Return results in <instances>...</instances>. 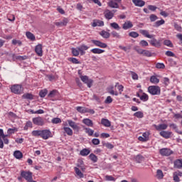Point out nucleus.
I'll use <instances>...</instances> for the list:
<instances>
[{
    "label": "nucleus",
    "instance_id": "nucleus-21",
    "mask_svg": "<svg viewBox=\"0 0 182 182\" xmlns=\"http://www.w3.org/2000/svg\"><path fill=\"white\" fill-rule=\"evenodd\" d=\"M36 53L38 56H42L43 52H42V44H38L36 46L35 48Z\"/></svg>",
    "mask_w": 182,
    "mask_h": 182
},
{
    "label": "nucleus",
    "instance_id": "nucleus-63",
    "mask_svg": "<svg viewBox=\"0 0 182 182\" xmlns=\"http://www.w3.org/2000/svg\"><path fill=\"white\" fill-rule=\"evenodd\" d=\"M77 49L78 50V52L80 53L81 55H85V53H86V52H85V50H83V48H82V46L80 47H77Z\"/></svg>",
    "mask_w": 182,
    "mask_h": 182
},
{
    "label": "nucleus",
    "instance_id": "nucleus-10",
    "mask_svg": "<svg viewBox=\"0 0 182 182\" xmlns=\"http://www.w3.org/2000/svg\"><path fill=\"white\" fill-rule=\"evenodd\" d=\"M139 33L143 35V36H145V38H148L149 39H153V38H154V35H150L149 33V31L147 30L141 29L139 30Z\"/></svg>",
    "mask_w": 182,
    "mask_h": 182
},
{
    "label": "nucleus",
    "instance_id": "nucleus-7",
    "mask_svg": "<svg viewBox=\"0 0 182 182\" xmlns=\"http://www.w3.org/2000/svg\"><path fill=\"white\" fill-rule=\"evenodd\" d=\"M150 45L154 46V48H161V41L156 39L154 37L149 41Z\"/></svg>",
    "mask_w": 182,
    "mask_h": 182
},
{
    "label": "nucleus",
    "instance_id": "nucleus-16",
    "mask_svg": "<svg viewBox=\"0 0 182 182\" xmlns=\"http://www.w3.org/2000/svg\"><path fill=\"white\" fill-rule=\"evenodd\" d=\"M132 28H133V23L130 21H125L122 25V29H124V31H127V29H130Z\"/></svg>",
    "mask_w": 182,
    "mask_h": 182
},
{
    "label": "nucleus",
    "instance_id": "nucleus-48",
    "mask_svg": "<svg viewBox=\"0 0 182 182\" xmlns=\"http://www.w3.org/2000/svg\"><path fill=\"white\" fill-rule=\"evenodd\" d=\"M85 133L90 136H93V133H95V131L93 129H91L90 128H85Z\"/></svg>",
    "mask_w": 182,
    "mask_h": 182
},
{
    "label": "nucleus",
    "instance_id": "nucleus-40",
    "mask_svg": "<svg viewBox=\"0 0 182 182\" xmlns=\"http://www.w3.org/2000/svg\"><path fill=\"white\" fill-rule=\"evenodd\" d=\"M111 35L113 38H116L117 39H122V36L117 31H112Z\"/></svg>",
    "mask_w": 182,
    "mask_h": 182
},
{
    "label": "nucleus",
    "instance_id": "nucleus-13",
    "mask_svg": "<svg viewBox=\"0 0 182 182\" xmlns=\"http://www.w3.org/2000/svg\"><path fill=\"white\" fill-rule=\"evenodd\" d=\"M132 3L135 6H139V8H143L146 5V1L143 0H132Z\"/></svg>",
    "mask_w": 182,
    "mask_h": 182
},
{
    "label": "nucleus",
    "instance_id": "nucleus-61",
    "mask_svg": "<svg viewBox=\"0 0 182 182\" xmlns=\"http://www.w3.org/2000/svg\"><path fill=\"white\" fill-rule=\"evenodd\" d=\"M92 143L95 146H97V145L100 144V140H99V139H92Z\"/></svg>",
    "mask_w": 182,
    "mask_h": 182
},
{
    "label": "nucleus",
    "instance_id": "nucleus-31",
    "mask_svg": "<svg viewBox=\"0 0 182 182\" xmlns=\"http://www.w3.org/2000/svg\"><path fill=\"white\" fill-rule=\"evenodd\" d=\"M164 177V174L163 173V171H161V169H158L156 171V178L159 180H162V178Z\"/></svg>",
    "mask_w": 182,
    "mask_h": 182
},
{
    "label": "nucleus",
    "instance_id": "nucleus-29",
    "mask_svg": "<svg viewBox=\"0 0 182 182\" xmlns=\"http://www.w3.org/2000/svg\"><path fill=\"white\" fill-rule=\"evenodd\" d=\"M80 156H89V154H90V150L87 149H83L80 151Z\"/></svg>",
    "mask_w": 182,
    "mask_h": 182
},
{
    "label": "nucleus",
    "instance_id": "nucleus-64",
    "mask_svg": "<svg viewBox=\"0 0 182 182\" xmlns=\"http://www.w3.org/2000/svg\"><path fill=\"white\" fill-rule=\"evenodd\" d=\"M148 9H149V11H156V9H157V6H154V5H149L148 6Z\"/></svg>",
    "mask_w": 182,
    "mask_h": 182
},
{
    "label": "nucleus",
    "instance_id": "nucleus-53",
    "mask_svg": "<svg viewBox=\"0 0 182 182\" xmlns=\"http://www.w3.org/2000/svg\"><path fill=\"white\" fill-rule=\"evenodd\" d=\"M139 45L140 46H142V48H144L146 46H149V43L145 40H142L139 42Z\"/></svg>",
    "mask_w": 182,
    "mask_h": 182
},
{
    "label": "nucleus",
    "instance_id": "nucleus-49",
    "mask_svg": "<svg viewBox=\"0 0 182 182\" xmlns=\"http://www.w3.org/2000/svg\"><path fill=\"white\" fill-rule=\"evenodd\" d=\"M68 60H70V62H72V63H74L75 65H78L79 63H80V62H79L77 58H70Z\"/></svg>",
    "mask_w": 182,
    "mask_h": 182
},
{
    "label": "nucleus",
    "instance_id": "nucleus-3",
    "mask_svg": "<svg viewBox=\"0 0 182 182\" xmlns=\"http://www.w3.org/2000/svg\"><path fill=\"white\" fill-rule=\"evenodd\" d=\"M80 77L82 82L87 85V87H92V85L93 84V80L89 79V77H87V75H80Z\"/></svg>",
    "mask_w": 182,
    "mask_h": 182
},
{
    "label": "nucleus",
    "instance_id": "nucleus-26",
    "mask_svg": "<svg viewBox=\"0 0 182 182\" xmlns=\"http://www.w3.org/2000/svg\"><path fill=\"white\" fill-rule=\"evenodd\" d=\"M179 177H181V173H180V172H174L173 173V181L175 182H180Z\"/></svg>",
    "mask_w": 182,
    "mask_h": 182
},
{
    "label": "nucleus",
    "instance_id": "nucleus-51",
    "mask_svg": "<svg viewBox=\"0 0 182 182\" xmlns=\"http://www.w3.org/2000/svg\"><path fill=\"white\" fill-rule=\"evenodd\" d=\"M156 69H164L166 68V65L163 63H158L156 64Z\"/></svg>",
    "mask_w": 182,
    "mask_h": 182
},
{
    "label": "nucleus",
    "instance_id": "nucleus-55",
    "mask_svg": "<svg viewBox=\"0 0 182 182\" xmlns=\"http://www.w3.org/2000/svg\"><path fill=\"white\" fill-rule=\"evenodd\" d=\"M73 56H79V50L77 48H72Z\"/></svg>",
    "mask_w": 182,
    "mask_h": 182
},
{
    "label": "nucleus",
    "instance_id": "nucleus-32",
    "mask_svg": "<svg viewBox=\"0 0 182 182\" xmlns=\"http://www.w3.org/2000/svg\"><path fill=\"white\" fill-rule=\"evenodd\" d=\"M31 134L34 137H41L42 130H34L31 132Z\"/></svg>",
    "mask_w": 182,
    "mask_h": 182
},
{
    "label": "nucleus",
    "instance_id": "nucleus-44",
    "mask_svg": "<svg viewBox=\"0 0 182 182\" xmlns=\"http://www.w3.org/2000/svg\"><path fill=\"white\" fill-rule=\"evenodd\" d=\"M48 95V90H42L39 92L40 97H45Z\"/></svg>",
    "mask_w": 182,
    "mask_h": 182
},
{
    "label": "nucleus",
    "instance_id": "nucleus-20",
    "mask_svg": "<svg viewBox=\"0 0 182 182\" xmlns=\"http://www.w3.org/2000/svg\"><path fill=\"white\" fill-rule=\"evenodd\" d=\"M101 124H102V126H105V127H110V126H112L110 121L105 118H102L101 119Z\"/></svg>",
    "mask_w": 182,
    "mask_h": 182
},
{
    "label": "nucleus",
    "instance_id": "nucleus-34",
    "mask_svg": "<svg viewBox=\"0 0 182 182\" xmlns=\"http://www.w3.org/2000/svg\"><path fill=\"white\" fill-rule=\"evenodd\" d=\"M74 170L75 171V174H77V176H78L80 178H83V173H82V171H80V169H79V168L75 167Z\"/></svg>",
    "mask_w": 182,
    "mask_h": 182
},
{
    "label": "nucleus",
    "instance_id": "nucleus-42",
    "mask_svg": "<svg viewBox=\"0 0 182 182\" xmlns=\"http://www.w3.org/2000/svg\"><path fill=\"white\" fill-rule=\"evenodd\" d=\"M140 100H142V102H147V100H149V95L144 92L140 97Z\"/></svg>",
    "mask_w": 182,
    "mask_h": 182
},
{
    "label": "nucleus",
    "instance_id": "nucleus-30",
    "mask_svg": "<svg viewBox=\"0 0 182 182\" xmlns=\"http://www.w3.org/2000/svg\"><path fill=\"white\" fill-rule=\"evenodd\" d=\"M76 110L79 113H82V114L87 113V108L84 107H77Z\"/></svg>",
    "mask_w": 182,
    "mask_h": 182
},
{
    "label": "nucleus",
    "instance_id": "nucleus-46",
    "mask_svg": "<svg viewBox=\"0 0 182 182\" xmlns=\"http://www.w3.org/2000/svg\"><path fill=\"white\" fill-rule=\"evenodd\" d=\"M115 87H117L119 95H122V92H123L124 87L122 85H119V82H117L115 85Z\"/></svg>",
    "mask_w": 182,
    "mask_h": 182
},
{
    "label": "nucleus",
    "instance_id": "nucleus-37",
    "mask_svg": "<svg viewBox=\"0 0 182 182\" xmlns=\"http://www.w3.org/2000/svg\"><path fill=\"white\" fill-rule=\"evenodd\" d=\"M110 26L113 28V29H116V31H120V26L116 22L111 23Z\"/></svg>",
    "mask_w": 182,
    "mask_h": 182
},
{
    "label": "nucleus",
    "instance_id": "nucleus-60",
    "mask_svg": "<svg viewBox=\"0 0 182 182\" xmlns=\"http://www.w3.org/2000/svg\"><path fill=\"white\" fill-rule=\"evenodd\" d=\"M165 55H166V56H169V57H172L174 58L176 56V54H174V53H173L172 51L168 50L165 53Z\"/></svg>",
    "mask_w": 182,
    "mask_h": 182
},
{
    "label": "nucleus",
    "instance_id": "nucleus-39",
    "mask_svg": "<svg viewBox=\"0 0 182 182\" xmlns=\"http://www.w3.org/2000/svg\"><path fill=\"white\" fill-rule=\"evenodd\" d=\"M64 132L67 133L68 136H72L73 134V131L70 127H64Z\"/></svg>",
    "mask_w": 182,
    "mask_h": 182
},
{
    "label": "nucleus",
    "instance_id": "nucleus-6",
    "mask_svg": "<svg viewBox=\"0 0 182 182\" xmlns=\"http://www.w3.org/2000/svg\"><path fill=\"white\" fill-rule=\"evenodd\" d=\"M11 90L12 93H15V95H21V93H22V86L14 85L11 87Z\"/></svg>",
    "mask_w": 182,
    "mask_h": 182
},
{
    "label": "nucleus",
    "instance_id": "nucleus-28",
    "mask_svg": "<svg viewBox=\"0 0 182 182\" xmlns=\"http://www.w3.org/2000/svg\"><path fill=\"white\" fill-rule=\"evenodd\" d=\"M108 6H109V8L117 9L119 8V4L114 2L113 0H111L108 2Z\"/></svg>",
    "mask_w": 182,
    "mask_h": 182
},
{
    "label": "nucleus",
    "instance_id": "nucleus-57",
    "mask_svg": "<svg viewBox=\"0 0 182 182\" xmlns=\"http://www.w3.org/2000/svg\"><path fill=\"white\" fill-rule=\"evenodd\" d=\"M12 43L14 45H18V46H22V42L19 40H16V39H14L12 40Z\"/></svg>",
    "mask_w": 182,
    "mask_h": 182
},
{
    "label": "nucleus",
    "instance_id": "nucleus-36",
    "mask_svg": "<svg viewBox=\"0 0 182 182\" xmlns=\"http://www.w3.org/2000/svg\"><path fill=\"white\" fill-rule=\"evenodd\" d=\"M22 97H23V99H28V100H33V95L31 93L24 94V95H23Z\"/></svg>",
    "mask_w": 182,
    "mask_h": 182
},
{
    "label": "nucleus",
    "instance_id": "nucleus-25",
    "mask_svg": "<svg viewBox=\"0 0 182 182\" xmlns=\"http://www.w3.org/2000/svg\"><path fill=\"white\" fill-rule=\"evenodd\" d=\"M175 168H182V159H176L174 161Z\"/></svg>",
    "mask_w": 182,
    "mask_h": 182
},
{
    "label": "nucleus",
    "instance_id": "nucleus-18",
    "mask_svg": "<svg viewBox=\"0 0 182 182\" xmlns=\"http://www.w3.org/2000/svg\"><path fill=\"white\" fill-rule=\"evenodd\" d=\"M68 23H69V20L68 18H64L61 21L55 22V25L56 26H66V25H68Z\"/></svg>",
    "mask_w": 182,
    "mask_h": 182
},
{
    "label": "nucleus",
    "instance_id": "nucleus-54",
    "mask_svg": "<svg viewBox=\"0 0 182 182\" xmlns=\"http://www.w3.org/2000/svg\"><path fill=\"white\" fill-rule=\"evenodd\" d=\"M51 122L52 123H53V124H58V123H62V120L60 118H53Z\"/></svg>",
    "mask_w": 182,
    "mask_h": 182
},
{
    "label": "nucleus",
    "instance_id": "nucleus-17",
    "mask_svg": "<svg viewBox=\"0 0 182 182\" xmlns=\"http://www.w3.org/2000/svg\"><path fill=\"white\" fill-rule=\"evenodd\" d=\"M68 123L69 124V127H72V129H73V130H77L79 131V126H77V124H76V122L70 120V119H68Z\"/></svg>",
    "mask_w": 182,
    "mask_h": 182
},
{
    "label": "nucleus",
    "instance_id": "nucleus-62",
    "mask_svg": "<svg viewBox=\"0 0 182 182\" xmlns=\"http://www.w3.org/2000/svg\"><path fill=\"white\" fill-rule=\"evenodd\" d=\"M56 93H58V91L54 90L51 92H50V93L48 94V97H55V96H56Z\"/></svg>",
    "mask_w": 182,
    "mask_h": 182
},
{
    "label": "nucleus",
    "instance_id": "nucleus-15",
    "mask_svg": "<svg viewBox=\"0 0 182 182\" xmlns=\"http://www.w3.org/2000/svg\"><path fill=\"white\" fill-rule=\"evenodd\" d=\"M154 127H155L156 130H158V132H160L161 130H166L168 126L166 124H161L159 125L154 124Z\"/></svg>",
    "mask_w": 182,
    "mask_h": 182
},
{
    "label": "nucleus",
    "instance_id": "nucleus-9",
    "mask_svg": "<svg viewBox=\"0 0 182 182\" xmlns=\"http://www.w3.org/2000/svg\"><path fill=\"white\" fill-rule=\"evenodd\" d=\"M10 56L13 58V60H25L28 59L26 55H16L15 54H10Z\"/></svg>",
    "mask_w": 182,
    "mask_h": 182
},
{
    "label": "nucleus",
    "instance_id": "nucleus-47",
    "mask_svg": "<svg viewBox=\"0 0 182 182\" xmlns=\"http://www.w3.org/2000/svg\"><path fill=\"white\" fill-rule=\"evenodd\" d=\"M149 19H150L151 22H156V21H157L159 19V17H157V16H156V14H151L149 16Z\"/></svg>",
    "mask_w": 182,
    "mask_h": 182
},
{
    "label": "nucleus",
    "instance_id": "nucleus-45",
    "mask_svg": "<svg viewBox=\"0 0 182 182\" xmlns=\"http://www.w3.org/2000/svg\"><path fill=\"white\" fill-rule=\"evenodd\" d=\"M164 45L168 46L169 48H173V43H171V41L170 40H165L164 41Z\"/></svg>",
    "mask_w": 182,
    "mask_h": 182
},
{
    "label": "nucleus",
    "instance_id": "nucleus-38",
    "mask_svg": "<svg viewBox=\"0 0 182 182\" xmlns=\"http://www.w3.org/2000/svg\"><path fill=\"white\" fill-rule=\"evenodd\" d=\"M26 35L28 39H30V41H35V35H33V33L31 32H26Z\"/></svg>",
    "mask_w": 182,
    "mask_h": 182
},
{
    "label": "nucleus",
    "instance_id": "nucleus-50",
    "mask_svg": "<svg viewBox=\"0 0 182 182\" xmlns=\"http://www.w3.org/2000/svg\"><path fill=\"white\" fill-rule=\"evenodd\" d=\"M129 36H130L131 38H139V34L136 31H132L129 33Z\"/></svg>",
    "mask_w": 182,
    "mask_h": 182
},
{
    "label": "nucleus",
    "instance_id": "nucleus-11",
    "mask_svg": "<svg viewBox=\"0 0 182 182\" xmlns=\"http://www.w3.org/2000/svg\"><path fill=\"white\" fill-rule=\"evenodd\" d=\"M104 15H105V18L108 20L112 19L114 16L113 11H112L109 9H107L105 11Z\"/></svg>",
    "mask_w": 182,
    "mask_h": 182
},
{
    "label": "nucleus",
    "instance_id": "nucleus-1",
    "mask_svg": "<svg viewBox=\"0 0 182 182\" xmlns=\"http://www.w3.org/2000/svg\"><path fill=\"white\" fill-rule=\"evenodd\" d=\"M148 92L152 96L159 95L161 93L160 87L157 85H151L148 87Z\"/></svg>",
    "mask_w": 182,
    "mask_h": 182
},
{
    "label": "nucleus",
    "instance_id": "nucleus-5",
    "mask_svg": "<svg viewBox=\"0 0 182 182\" xmlns=\"http://www.w3.org/2000/svg\"><path fill=\"white\" fill-rule=\"evenodd\" d=\"M33 123L36 126H43L45 124V119L41 117L33 118Z\"/></svg>",
    "mask_w": 182,
    "mask_h": 182
},
{
    "label": "nucleus",
    "instance_id": "nucleus-59",
    "mask_svg": "<svg viewBox=\"0 0 182 182\" xmlns=\"http://www.w3.org/2000/svg\"><path fill=\"white\" fill-rule=\"evenodd\" d=\"M103 146H105V147H107V149H113V147H114V146H113V144L107 142V143H104Z\"/></svg>",
    "mask_w": 182,
    "mask_h": 182
},
{
    "label": "nucleus",
    "instance_id": "nucleus-19",
    "mask_svg": "<svg viewBox=\"0 0 182 182\" xmlns=\"http://www.w3.org/2000/svg\"><path fill=\"white\" fill-rule=\"evenodd\" d=\"M82 123L86 126H88V127H93V121H92L89 118H85L82 119Z\"/></svg>",
    "mask_w": 182,
    "mask_h": 182
},
{
    "label": "nucleus",
    "instance_id": "nucleus-12",
    "mask_svg": "<svg viewBox=\"0 0 182 182\" xmlns=\"http://www.w3.org/2000/svg\"><path fill=\"white\" fill-rule=\"evenodd\" d=\"M159 153H160V154H161V156H168L171 154L172 151L169 149L163 148V149H160Z\"/></svg>",
    "mask_w": 182,
    "mask_h": 182
},
{
    "label": "nucleus",
    "instance_id": "nucleus-14",
    "mask_svg": "<svg viewBox=\"0 0 182 182\" xmlns=\"http://www.w3.org/2000/svg\"><path fill=\"white\" fill-rule=\"evenodd\" d=\"M159 134L164 139H170L171 137L172 132L168 131H161Z\"/></svg>",
    "mask_w": 182,
    "mask_h": 182
},
{
    "label": "nucleus",
    "instance_id": "nucleus-23",
    "mask_svg": "<svg viewBox=\"0 0 182 182\" xmlns=\"http://www.w3.org/2000/svg\"><path fill=\"white\" fill-rule=\"evenodd\" d=\"M100 35L104 38V39H109L110 38V33L106 31H102L100 32Z\"/></svg>",
    "mask_w": 182,
    "mask_h": 182
},
{
    "label": "nucleus",
    "instance_id": "nucleus-24",
    "mask_svg": "<svg viewBox=\"0 0 182 182\" xmlns=\"http://www.w3.org/2000/svg\"><path fill=\"white\" fill-rule=\"evenodd\" d=\"M14 156L18 160H21V159L23 157V154H22V152H21V151H15L14 152Z\"/></svg>",
    "mask_w": 182,
    "mask_h": 182
},
{
    "label": "nucleus",
    "instance_id": "nucleus-22",
    "mask_svg": "<svg viewBox=\"0 0 182 182\" xmlns=\"http://www.w3.org/2000/svg\"><path fill=\"white\" fill-rule=\"evenodd\" d=\"M114 87L111 86L109 87H108L107 89V92L109 93V95H112V96H119V92H117V91H114Z\"/></svg>",
    "mask_w": 182,
    "mask_h": 182
},
{
    "label": "nucleus",
    "instance_id": "nucleus-43",
    "mask_svg": "<svg viewBox=\"0 0 182 182\" xmlns=\"http://www.w3.org/2000/svg\"><path fill=\"white\" fill-rule=\"evenodd\" d=\"M90 160H92V161H93V163H97V156L96 155H95L94 154H91L89 156Z\"/></svg>",
    "mask_w": 182,
    "mask_h": 182
},
{
    "label": "nucleus",
    "instance_id": "nucleus-27",
    "mask_svg": "<svg viewBox=\"0 0 182 182\" xmlns=\"http://www.w3.org/2000/svg\"><path fill=\"white\" fill-rule=\"evenodd\" d=\"M91 52H92V53L100 55L101 53H105V50H102L100 48H92L91 50Z\"/></svg>",
    "mask_w": 182,
    "mask_h": 182
},
{
    "label": "nucleus",
    "instance_id": "nucleus-2",
    "mask_svg": "<svg viewBox=\"0 0 182 182\" xmlns=\"http://www.w3.org/2000/svg\"><path fill=\"white\" fill-rule=\"evenodd\" d=\"M136 51L139 55H143V56H146V58H151V56L154 55L153 53H151V51L149 50H143L141 48H137L136 49Z\"/></svg>",
    "mask_w": 182,
    "mask_h": 182
},
{
    "label": "nucleus",
    "instance_id": "nucleus-33",
    "mask_svg": "<svg viewBox=\"0 0 182 182\" xmlns=\"http://www.w3.org/2000/svg\"><path fill=\"white\" fill-rule=\"evenodd\" d=\"M166 23V21L163 19L157 21L154 23V28H159V26H161V25H164Z\"/></svg>",
    "mask_w": 182,
    "mask_h": 182
},
{
    "label": "nucleus",
    "instance_id": "nucleus-35",
    "mask_svg": "<svg viewBox=\"0 0 182 182\" xmlns=\"http://www.w3.org/2000/svg\"><path fill=\"white\" fill-rule=\"evenodd\" d=\"M160 82V80L157 78L156 76L153 75L150 78V82L154 83V85H157Z\"/></svg>",
    "mask_w": 182,
    "mask_h": 182
},
{
    "label": "nucleus",
    "instance_id": "nucleus-41",
    "mask_svg": "<svg viewBox=\"0 0 182 182\" xmlns=\"http://www.w3.org/2000/svg\"><path fill=\"white\" fill-rule=\"evenodd\" d=\"M134 116H135V117H137L138 119H143L144 115L142 112L139 111L135 112L134 114Z\"/></svg>",
    "mask_w": 182,
    "mask_h": 182
},
{
    "label": "nucleus",
    "instance_id": "nucleus-8",
    "mask_svg": "<svg viewBox=\"0 0 182 182\" xmlns=\"http://www.w3.org/2000/svg\"><path fill=\"white\" fill-rule=\"evenodd\" d=\"M92 43L95 45V46H97L98 48H107V44L102 43L100 41L97 40H91Z\"/></svg>",
    "mask_w": 182,
    "mask_h": 182
},
{
    "label": "nucleus",
    "instance_id": "nucleus-4",
    "mask_svg": "<svg viewBox=\"0 0 182 182\" xmlns=\"http://www.w3.org/2000/svg\"><path fill=\"white\" fill-rule=\"evenodd\" d=\"M50 137H53L52 135V132L49 129H43L41 130V138L43 140H48Z\"/></svg>",
    "mask_w": 182,
    "mask_h": 182
},
{
    "label": "nucleus",
    "instance_id": "nucleus-58",
    "mask_svg": "<svg viewBox=\"0 0 182 182\" xmlns=\"http://www.w3.org/2000/svg\"><path fill=\"white\" fill-rule=\"evenodd\" d=\"M105 179L107 180V181H115V178L114 177L112 176H109V175H107L105 176Z\"/></svg>",
    "mask_w": 182,
    "mask_h": 182
},
{
    "label": "nucleus",
    "instance_id": "nucleus-52",
    "mask_svg": "<svg viewBox=\"0 0 182 182\" xmlns=\"http://www.w3.org/2000/svg\"><path fill=\"white\" fill-rule=\"evenodd\" d=\"M15 132H18V128H12V129H9L7 131L8 134H14Z\"/></svg>",
    "mask_w": 182,
    "mask_h": 182
},
{
    "label": "nucleus",
    "instance_id": "nucleus-56",
    "mask_svg": "<svg viewBox=\"0 0 182 182\" xmlns=\"http://www.w3.org/2000/svg\"><path fill=\"white\" fill-rule=\"evenodd\" d=\"M112 102H113V99L112 98V97L108 96L107 97L105 103H106L107 105H110V103H112Z\"/></svg>",
    "mask_w": 182,
    "mask_h": 182
}]
</instances>
